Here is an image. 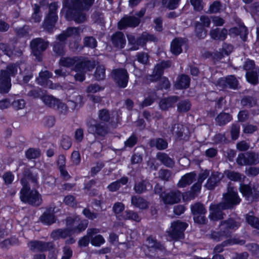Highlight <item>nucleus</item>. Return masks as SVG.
Here are the masks:
<instances>
[{
  "instance_id": "nucleus-1",
  "label": "nucleus",
  "mask_w": 259,
  "mask_h": 259,
  "mask_svg": "<svg viewBox=\"0 0 259 259\" xmlns=\"http://www.w3.org/2000/svg\"><path fill=\"white\" fill-rule=\"evenodd\" d=\"M224 198L223 202L210 206L211 212L209 216L211 220H218L223 219L224 213L222 210L228 209L233 205L239 204L241 200L236 190L230 186L228 187L227 192L224 194Z\"/></svg>"
},
{
  "instance_id": "nucleus-2",
  "label": "nucleus",
  "mask_w": 259,
  "mask_h": 259,
  "mask_svg": "<svg viewBox=\"0 0 259 259\" xmlns=\"http://www.w3.org/2000/svg\"><path fill=\"white\" fill-rule=\"evenodd\" d=\"M95 0H75L66 14V18L68 20H73L76 23L83 22L85 20L83 10H88L93 4Z\"/></svg>"
},
{
  "instance_id": "nucleus-3",
  "label": "nucleus",
  "mask_w": 259,
  "mask_h": 259,
  "mask_svg": "<svg viewBox=\"0 0 259 259\" xmlns=\"http://www.w3.org/2000/svg\"><path fill=\"white\" fill-rule=\"evenodd\" d=\"M26 66L25 64H22L18 66L15 64H11L7 66L6 70H2L0 74V92L7 93L11 88L10 76H14L17 73L18 68L20 72L22 69Z\"/></svg>"
},
{
  "instance_id": "nucleus-4",
  "label": "nucleus",
  "mask_w": 259,
  "mask_h": 259,
  "mask_svg": "<svg viewBox=\"0 0 259 259\" xmlns=\"http://www.w3.org/2000/svg\"><path fill=\"white\" fill-rule=\"evenodd\" d=\"M21 183L23 187L20 191V199L22 201L33 205H39L41 203L40 195L36 190L30 191L28 181L26 178L22 179Z\"/></svg>"
},
{
  "instance_id": "nucleus-5",
  "label": "nucleus",
  "mask_w": 259,
  "mask_h": 259,
  "mask_svg": "<svg viewBox=\"0 0 259 259\" xmlns=\"http://www.w3.org/2000/svg\"><path fill=\"white\" fill-rule=\"evenodd\" d=\"M239 226V223L231 219L221 222L219 226L220 231L212 232L211 238L216 241H219L224 238L230 237L232 231L236 230Z\"/></svg>"
},
{
  "instance_id": "nucleus-6",
  "label": "nucleus",
  "mask_w": 259,
  "mask_h": 259,
  "mask_svg": "<svg viewBox=\"0 0 259 259\" xmlns=\"http://www.w3.org/2000/svg\"><path fill=\"white\" fill-rule=\"evenodd\" d=\"M170 63L169 61H164L157 64L153 70V74L149 75L147 77V80L151 82L155 81L160 78V86L161 89H167L169 88L170 84L168 79L166 77L160 78L163 73L164 69L170 66Z\"/></svg>"
},
{
  "instance_id": "nucleus-7",
  "label": "nucleus",
  "mask_w": 259,
  "mask_h": 259,
  "mask_svg": "<svg viewBox=\"0 0 259 259\" xmlns=\"http://www.w3.org/2000/svg\"><path fill=\"white\" fill-rule=\"evenodd\" d=\"M86 60L87 59L82 57H62L60 59L59 63L60 65L64 67H71L73 66V69L75 71H83L87 70L85 66H82L83 63L86 62Z\"/></svg>"
},
{
  "instance_id": "nucleus-8",
  "label": "nucleus",
  "mask_w": 259,
  "mask_h": 259,
  "mask_svg": "<svg viewBox=\"0 0 259 259\" xmlns=\"http://www.w3.org/2000/svg\"><path fill=\"white\" fill-rule=\"evenodd\" d=\"M187 227V223L177 221L171 223V227L167 233L171 239H182L184 238V231Z\"/></svg>"
},
{
  "instance_id": "nucleus-9",
  "label": "nucleus",
  "mask_w": 259,
  "mask_h": 259,
  "mask_svg": "<svg viewBox=\"0 0 259 259\" xmlns=\"http://www.w3.org/2000/svg\"><path fill=\"white\" fill-rule=\"evenodd\" d=\"M76 220L72 219L71 217L67 219L66 229H58L54 231L51 233V237L54 239H58L60 238H66L75 233V229L72 228V226H74L76 223Z\"/></svg>"
},
{
  "instance_id": "nucleus-10",
  "label": "nucleus",
  "mask_w": 259,
  "mask_h": 259,
  "mask_svg": "<svg viewBox=\"0 0 259 259\" xmlns=\"http://www.w3.org/2000/svg\"><path fill=\"white\" fill-rule=\"evenodd\" d=\"M145 13V10L142 9L137 14L138 17L135 16H125L118 23V28L122 29L127 27H135L140 22V18L143 17Z\"/></svg>"
},
{
  "instance_id": "nucleus-11",
  "label": "nucleus",
  "mask_w": 259,
  "mask_h": 259,
  "mask_svg": "<svg viewBox=\"0 0 259 259\" xmlns=\"http://www.w3.org/2000/svg\"><path fill=\"white\" fill-rule=\"evenodd\" d=\"M58 6L54 3L49 6V13L44 21V27L49 32H51L57 20L56 11Z\"/></svg>"
},
{
  "instance_id": "nucleus-12",
  "label": "nucleus",
  "mask_w": 259,
  "mask_h": 259,
  "mask_svg": "<svg viewBox=\"0 0 259 259\" xmlns=\"http://www.w3.org/2000/svg\"><path fill=\"white\" fill-rule=\"evenodd\" d=\"M41 99L47 106L56 108L63 113H65L67 111V106L60 100L54 98L52 96L44 95Z\"/></svg>"
},
{
  "instance_id": "nucleus-13",
  "label": "nucleus",
  "mask_w": 259,
  "mask_h": 259,
  "mask_svg": "<svg viewBox=\"0 0 259 259\" xmlns=\"http://www.w3.org/2000/svg\"><path fill=\"white\" fill-rule=\"evenodd\" d=\"M210 20L208 16H202L200 18V21L195 23V32L197 37L203 38L206 36L207 31L204 27H209Z\"/></svg>"
},
{
  "instance_id": "nucleus-14",
  "label": "nucleus",
  "mask_w": 259,
  "mask_h": 259,
  "mask_svg": "<svg viewBox=\"0 0 259 259\" xmlns=\"http://www.w3.org/2000/svg\"><path fill=\"white\" fill-rule=\"evenodd\" d=\"M48 44V41H45L41 38H35L31 41L30 47L32 53L38 60H40L41 53L47 48Z\"/></svg>"
},
{
  "instance_id": "nucleus-15",
  "label": "nucleus",
  "mask_w": 259,
  "mask_h": 259,
  "mask_svg": "<svg viewBox=\"0 0 259 259\" xmlns=\"http://www.w3.org/2000/svg\"><path fill=\"white\" fill-rule=\"evenodd\" d=\"M112 76L114 80L121 88H125L127 85L128 79V75L126 70L118 69L113 70Z\"/></svg>"
},
{
  "instance_id": "nucleus-16",
  "label": "nucleus",
  "mask_w": 259,
  "mask_h": 259,
  "mask_svg": "<svg viewBox=\"0 0 259 259\" xmlns=\"http://www.w3.org/2000/svg\"><path fill=\"white\" fill-rule=\"evenodd\" d=\"M181 193L178 190L160 194V197L165 204H172L178 203L181 200Z\"/></svg>"
},
{
  "instance_id": "nucleus-17",
  "label": "nucleus",
  "mask_w": 259,
  "mask_h": 259,
  "mask_svg": "<svg viewBox=\"0 0 259 259\" xmlns=\"http://www.w3.org/2000/svg\"><path fill=\"white\" fill-rule=\"evenodd\" d=\"M239 191L243 197L248 201H252L259 197V191L247 185H240Z\"/></svg>"
},
{
  "instance_id": "nucleus-18",
  "label": "nucleus",
  "mask_w": 259,
  "mask_h": 259,
  "mask_svg": "<svg viewBox=\"0 0 259 259\" xmlns=\"http://www.w3.org/2000/svg\"><path fill=\"white\" fill-rule=\"evenodd\" d=\"M98 229L92 228L88 229V235L90 237L91 243L94 246H100L103 244L105 241L103 237L100 234Z\"/></svg>"
},
{
  "instance_id": "nucleus-19",
  "label": "nucleus",
  "mask_w": 259,
  "mask_h": 259,
  "mask_svg": "<svg viewBox=\"0 0 259 259\" xmlns=\"http://www.w3.org/2000/svg\"><path fill=\"white\" fill-rule=\"evenodd\" d=\"M30 249L33 251H40L44 252L50 250L53 248V244L52 242H45L41 241H31L28 244Z\"/></svg>"
},
{
  "instance_id": "nucleus-20",
  "label": "nucleus",
  "mask_w": 259,
  "mask_h": 259,
  "mask_svg": "<svg viewBox=\"0 0 259 259\" xmlns=\"http://www.w3.org/2000/svg\"><path fill=\"white\" fill-rule=\"evenodd\" d=\"M89 131L95 135L105 136L108 132V126L106 123H100L89 126Z\"/></svg>"
},
{
  "instance_id": "nucleus-21",
  "label": "nucleus",
  "mask_w": 259,
  "mask_h": 259,
  "mask_svg": "<svg viewBox=\"0 0 259 259\" xmlns=\"http://www.w3.org/2000/svg\"><path fill=\"white\" fill-rule=\"evenodd\" d=\"M83 30L80 27H69L58 36V40L65 41L68 37L76 36L82 32Z\"/></svg>"
},
{
  "instance_id": "nucleus-22",
  "label": "nucleus",
  "mask_w": 259,
  "mask_h": 259,
  "mask_svg": "<svg viewBox=\"0 0 259 259\" xmlns=\"http://www.w3.org/2000/svg\"><path fill=\"white\" fill-rule=\"evenodd\" d=\"M85 63H83L82 66H85L87 70H79L77 72V73L74 75V78L76 80L79 81H83L85 78V74L88 71L92 70L95 66V63L89 60H86Z\"/></svg>"
},
{
  "instance_id": "nucleus-23",
  "label": "nucleus",
  "mask_w": 259,
  "mask_h": 259,
  "mask_svg": "<svg viewBox=\"0 0 259 259\" xmlns=\"http://www.w3.org/2000/svg\"><path fill=\"white\" fill-rule=\"evenodd\" d=\"M112 42L116 48L122 49L126 44V39L122 32H117L112 37Z\"/></svg>"
},
{
  "instance_id": "nucleus-24",
  "label": "nucleus",
  "mask_w": 259,
  "mask_h": 259,
  "mask_svg": "<svg viewBox=\"0 0 259 259\" xmlns=\"http://www.w3.org/2000/svg\"><path fill=\"white\" fill-rule=\"evenodd\" d=\"M219 83L223 87H227L235 89L238 86V81L234 76H229L226 78H221L219 80Z\"/></svg>"
},
{
  "instance_id": "nucleus-25",
  "label": "nucleus",
  "mask_w": 259,
  "mask_h": 259,
  "mask_svg": "<svg viewBox=\"0 0 259 259\" xmlns=\"http://www.w3.org/2000/svg\"><path fill=\"white\" fill-rule=\"evenodd\" d=\"M0 50H2L5 55L9 57L13 56H20L22 54V51L21 50L19 49L17 51L13 50L11 46L4 43L0 44Z\"/></svg>"
},
{
  "instance_id": "nucleus-26",
  "label": "nucleus",
  "mask_w": 259,
  "mask_h": 259,
  "mask_svg": "<svg viewBox=\"0 0 259 259\" xmlns=\"http://www.w3.org/2000/svg\"><path fill=\"white\" fill-rule=\"evenodd\" d=\"M228 31L225 28L220 29L219 28L212 29L210 31L211 37L215 40H225L227 36Z\"/></svg>"
},
{
  "instance_id": "nucleus-27",
  "label": "nucleus",
  "mask_w": 259,
  "mask_h": 259,
  "mask_svg": "<svg viewBox=\"0 0 259 259\" xmlns=\"http://www.w3.org/2000/svg\"><path fill=\"white\" fill-rule=\"evenodd\" d=\"M221 179L220 174L218 172H214L212 173L207 180L205 187L208 190H212L216 186L218 183L220 181Z\"/></svg>"
},
{
  "instance_id": "nucleus-28",
  "label": "nucleus",
  "mask_w": 259,
  "mask_h": 259,
  "mask_svg": "<svg viewBox=\"0 0 259 259\" xmlns=\"http://www.w3.org/2000/svg\"><path fill=\"white\" fill-rule=\"evenodd\" d=\"M178 100L177 96H171L167 98L162 99L159 102L160 108L162 110H167L174 106Z\"/></svg>"
},
{
  "instance_id": "nucleus-29",
  "label": "nucleus",
  "mask_w": 259,
  "mask_h": 259,
  "mask_svg": "<svg viewBox=\"0 0 259 259\" xmlns=\"http://www.w3.org/2000/svg\"><path fill=\"white\" fill-rule=\"evenodd\" d=\"M185 44V41L182 38H175L171 43L170 50L172 54L178 55L182 51V47Z\"/></svg>"
},
{
  "instance_id": "nucleus-30",
  "label": "nucleus",
  "mask_w": 259,
  "mask_h": 259,
  "mask_svg": "<svg viewBox=\"0 0 259 259\" xmlns=\"http://www.w3.org/2000/svg\"><path fill=\"white\" fill-rule=\"evenodd\" d=\"M196 176V175L194 172L186 174L179 181L178 184V186L183 188L190 185L195 180Z\"/></svg>"
},
{
  "instance_id": "nucleus-31",
  "label": "nucleus",
  "mask_w": 259,
  "mask_h": 259,
  "mask_svg": "<svg viewBox=\"0 0 259 259\" xmlns=\"http://www.w3.org/2000/svg\"><path fill=\"white\" fill-rule=\"evenodd\" d=\"M190 81V78L189 76L182 75L178 77L175 87L177 89L187 88L189 86Z\"/></svg>"
},
{
  "instance_id": "nucleus-32",
  "label": "nucleus",
  "mask_w": 259,
  "mask_h": 259,
  "mask_svg": "<svg viewBox=\"0 0 259 259\" xmlns=\"http://www.w3.org/2000/svg\"><path fill=\"white\" fill-rule=\"evenodd\" d=\"M54 210L51 212L50 210L45 211L40 218L41 222L47 225H51L55 222V218L53 214Z\"/></svg>"
},
{
  "instance_id": "nucleus-33",
  "label": "nucleus",
  "mask_w": 259,
  "mask_h": 259,
  "mask_svg": "<svg viewBox=\"0 0 259 259\" xmlns=\"http://www.w3.org/2000/svg\"><path fill=\"white\" fill-rule=\"evenodd\" d=\"M131 201L133 205L140 209H145L148 207V202L141 197L133 196Z\"/></svg>"
},
{
  "instance_id": "nucleus-34",
  "label": "nucleus",
  "mask_w": 259,
  "mask_h": 259,
  "mask_svg": "<svg viewBox=\"0 0 259 259\" xmlns=\"http://www.w3.org/2000/svg\"><path fill=\"white\" fill-rule=\"evenodd\" d=\"M246 221L252 227L259 230V219L254 216L252 211L246 214Z\"/></svg>"
},
{
  "instance_id": "nucleus-35",
  "label": "nucleus",
  "mask_w": 259,
  "mask_h": 259,
  "mask_svg": "<svg viewBox=\"0 0 259 259\" xmlns=\"http://www.w3.org/2000/svg\"><path fill=\"white\" fill-rule=\"evenodd\" d=\"M246 77L249 82L254 84H256L259 79V69H255V70L251 71H247Z\"/></svg>"
},
{
  "instance_id": "nucleus-36",
  "label": "nucleus",
  "mask_w": 259,
  "mask_h": 259,
  "mask_svg": "<svg viewBox=\"0 0 259 259\" xmlns=\"http://www.w3.org/2000/svg\"><path fill=\"white\" fill-rule=\"evenodd\" d=\"M72 219L76 221V224H75L74 226H72V228H74L76 230L75 233H79L87 228L88 225V221L87 220H82L79 223V219L78 217L72 218Z\"/></svg>"
},
{
  "instance_id": "nucleus-37",
  "label": "nucleus",
  "mask_w": 259,
  "mask_h": 259,
  "mask_svg": "<svg viewBox=\"0 0 259 259\" xmlns=\"http://www.w3.org/2000/svg\"><path fill=\"white\" fill-rule=\"evenodd\" d=\"M228 244H244V241L243 240H239L237 239H233L232 240H228L227 241H224L223 242L222 245H218L216 246L214 248V251L215 252H221L223 250V246L227 245Z\"/></svg>"
},
{
  "instance_id": "nucleus-38",
  "label": "nucleus",
  "mask_w": 259,
  "mask_h": 259,
  "mask_svg": "<svg viewBox=\"0 0 259 259\" xmlns=\"http://www.w3.org/2000/svg\"><path fill=\"white\" fill-rule=\"evenodd\" d=\"M157 159L163 164L168 167L174 165V161L165 153L159 152L157 154Z\"/></svg>"
},
{
  "instance_id": "nucleus-39",
  "label": "nucleus",
  "mask_w": 259,
  "mask_h": 259,
  "mask_svg": "<svg viewBox=\"0 0 259 259\" xmlns=\"http://www.w3.org/2000/svg\"><path fill=\"white\" fill-rule=\"evenodd\" d=\"M150 146L155 147L158 150H163L167 147V143L163 139L158 138L152 140L150 141Z\"/></svg>"
},
{
  "instance_id": "nucleus-40",
  "label": "nucleus",
  "mask_w": 259,
  "mask_h": 259,
  "mask_svg": "<svg viewBox=\"0 0 259 259\" xmlns=\"http://www.w3.org/2000/svg\"><path fill=\"white\" fill-rule=\"evenodd\" d=\"M147 247L149 249L150 251L153 252L156 249H161L162 246L160 244L156 242V240L152 237H149L147 238Z\"/></svg>"
},
{
  "instance_id": "nucleus-41",
  "label": "nucleus",
  "mask_w": 259,
  "mask_h": 259,
  "mask_svg": "<svg viewBox=\"0 0 259 259\" xmlns=\"http://www.w3.org/2000/svg\"><path fill=\"white\" fill-rule=\"evenodd\" d=\"M113 113L110 114L109 111L105 109L100 110L98 112V118L103 122H107L111 120L113 118Z\"/></svg>"
},
{
  "instance_id": "nucleus-42",
  "label": "nucleus",
  "mask_w": 259,
  "mask_h": 259,
  "mask_svg": "<svg viewBox=\"0 0 259 259\" xmlns=\"http://www.w3.org/2000/svg\"><path fill=\"white\" fill-rule=\"evenodd\" d=\"M127 37L129 44L132 46L130 50L133 51L137 50L139 49V46H143V45L139 44L140 37L136 39L134 35L128 34L127 35Z\"/></svg>"
},
{
  "instance_id": "nucleus-43",
  "label": "nucleus",
  "mask_w": 259,
  "mask_h": 259,
  "mask_svg": "<svg viewBox=\"0 0 259 259\" xmlns=\"http://www.w3.org/2000/svg\"><path fill=\"white\" fill-rule=\"evenodd\" d=\"M53 74L48 70L41 71L39 73V77L37 78L38 83L40 85H45L46 81L52 77Z\"/></svg>"
},
{
  "instance_id": "nucleus-44",
  "label": "nucleus",
  "mask_w": 259,
  "mask_h": 259,
  "mask_svg": "<svg viewBox=\"0 0 259 259\" xmlns=\"http://www.w3.org/2000/svg\"><path fill=\"white\" fill-rule=\"evenodd\" d=\"M224 175L229 180L235 182L240 181L242 179V175L239 172L227 170L224 171Z\"/></svg>"
},
{
  "instance_id": "nucleus-45",
  "label": "nucleus",
  "mask_w": 259,
  "mask_h": 259,
  "mask_svg": "<svg viewBox=\"0 0 259 259\" xmlns=\"http://www.w3.org/2000/svg\"><path fill=\"white\" fill-rule=\"evenodd\" d=\"M191 209L194 216H196L199 214H205L206 212V210L204 206L200 203H197L192 205Z\"/></svg>"
},
{
  "instance_id": "nucleus-46",
  "label": "nucleus",
  "mask_w": 259,
  "mask_h": 259,
  "mask_svg": "<svg viewBox=\"0 0 259 259\" xmlns=\"http://www.w3.org/2000/svg\"><path fill=\"white\" fill-rule=\"evenodd\" d=\"M232 119L231 116L227 113H221L217 117L216 121L219 125H224Z\"/></svg>"
},
{
  "instance_id": "nucleus-47",
  "label": "nucleus",
  "mask_w": 259,
  "mask_h": 259,
  "mask_svg": "<svg viewBox=\"0 0 259 259\" xmlns=\"http://www.w3.org/2000/svg\"><path fill=\"white\" fill-rule=\"evenodd\" d=\"M150 189L152 188V186L150 184L146 181H143L136 184L135 186V190L138 193H141L144 192L147 188Z\"/></svg>"
},
{
  "instance_id": "nucleus-48",
  "label": "nucleus",
  "mask_w": 259,
  "mask_h": 259,
  "mask_svg": "<svg viewBox=\"0 0 259 259\" xmlns=\"http://www.w3.org/2000/svg\"><path fill=\"white\" fill-rule=\"evenodd\" d=\"M59 42H56L54 45L53 51L58 55H63L65 53V41L59 40Z\"/></svg>"
},
{
  "instance_id": "nucleus-49",
  "label": "nucleus",
  "mask_w": 259,
  "mask_h": 259,
  "mask_svg": "<svg viewBox=\"0 0 259 259\" xmlns=\"http://www.w3.org/2000/svg\"><path fill=\"white\" fill-rule=\"evenodd\" d=\"M156 40V38L153 35L144 32L140 37L139 44L144 45L148 41H155Z\"/></svg>"
},
{
  "instance_id": "nucleus-50",
  "label": "nucleus",
  "mask_w": 259,
  "mask_h": 259,
  "mask_svg": "<svg viewBox=\"0 0 259 259\" xmlns=\"http://www.w3.org/2000/svg\"><path fill=\"white\" fill-rule=\"evenodd\" d=\"M180 0H162V5L169 9H175L178 6Z\"/></svg>"
},
{
  "instance_id": "nucleus-51",
  "label": "nucleus",
  "mask_w": 259,
  "mask_h": 259,
  "mask_svg": "<svg viewBox=\"0 0 259 259\" xmlns=\"http://www.w3.org/2000/svg\"><path fill=\"white\" fill-rule=\"evenodd\" d=\"M69 102L73 104L72 105H70L72 108H79L82 104V97L80 95H76L72 97L69 100Z\"/></svg>"
},
{
  "instance_id": "nucleus-52",
  "label": "nucleus",
  "mask_w": 259,
  "mask_h": 259,
  "mask_svg": "<svg viewBox=\"0 0 259 259\" xmlns=\"http://www.w3.org/2000/svg\"><path fill=\"white\" fill-rule=\"evenodd\" d=\"M105 76V69L102 65L98 66L96 70L95 77L97 80L103 79Z\"/></svg>"
},
{
  "instance_id": "nucleus-53",
  "label": "nucleus",
  "mask_w": 259,
  "mask_h": 259,
  "mask_svg": "<svg viewBox=\"0 0 259 259\" xmlns=\"http://www.w3.org/2000/svg\"><path fill=\"white\" fill-rule=\"evenodd\" d=\"M191 104L188 100L179 102L178 104V110L181 112H187L190 109Z\"/></svg>"
},
{
  "instance_id": "nucleus-54",
  "label": "nucleus",
  "mask_w": 259,
  "mask_h": 259,
  "mask_svg": "<svg viewBox=\"0 0 259 259\" xmlns=\"http://www.w3.org/2000/svg\"><path fill=\"white\" fill-rule=\"evenodd\" d=\"M26 156L29 159H35L40 155V151L37 149L30 148L26 152Z\"/></svg>"
},
{
  "instance_id": "nucleus-55",
  "label": "nucleus",
  "mask_w": 259,
  "mask_h": 259,
  "mask_svg": "<svg viewBox=\"0 0 259 259\" xmlns=\"http://www.w3.org/2000/svg\"><path fill=\"white\" fill-rule=\"evenodd\" d=\"M61 145L64 149H69L72 145L71 138L67 136H63L61 141Z\"/></svg>"
},
{
  "instance_id": "nucleus-56",
  "label": "nucleus",
  "mask_w": 259,
  "mask_h": 259,
  "mask_svg": "<svg viewBox=\"0 0 259 259\" xmlns=\"http://www.w3.org/2000/svg\"><path fill=\"white\" fill-rule=\"evenodd\" d=\"M248 165L256 164L259 162V155L255 153H247Z\"/></svg>"
},
{
  "instance_id": "nucleus-57",
  "label": "nucleus",
  "mask_w": 259,
  "mask_h": 259,
  "mask_svg": "<svg viewBox=\"0 0 259 259\" xmlns=\"http://www.w3.org/2000/svg\"><path fill=\"white\" fill-rule=\"evenodd\" d=\"M124 218L125 219L132 220L137 222L140 220V218L137 213L131 210H126L125 211Z\"/></svg>"
},
{
  "instance_id": "nucleus-58",
  "label": "nucleus",
  "mask_w": 259,
  "mask_h": 259,
  "mask_svg": "<svg viewBox=\"0 0 259 259\" xmlns=\"http://www.w3.org/2000/svg\"><path fill=\"white\" fill-rule=\"evenodd\" d=\"M248 157L247 153L239 154L236 160L238 164L240 165H248V157Z\"/></svg>"
},
{
  "instance_id": "nucleus-59",
  "label": "nucleus",
  "mask_w": 259,
  "mask_h": 259,
  "mask_svg": "<svg viewBox=\"0 0 259 259\" xmlns=\"http://www.w3.org/2000/svg\"><path fill=\"white\" fill-rule=\"evenodd\" d=\"M190 2L196 11H200L203 8L204 4L202 0H190Z\"/></svg>"
},
{
  "instance_id": "nucleus-60",
  "label": "nucleus",
  "mask_w": 259,
  "mask_h": 259,
  "mask_svg": "<svg viewBox=\"0 0 259 259\" xmlns=\"http://www.w3.org/2000/svg\"><path fill=\"white\" fill-rule=\"evenodd\" d=\"M33 9L34 13L31 17V21L34 22H39L41 19V17L39 14V7L37 5H35Z\"/></svg>"
},
{
  "instance_id": "nucleus-61",
  "label": "nucleus",
  "mask_w": 259,
  "mask_h": 259,
  "mask_svg": "<svg viewBox=\"0 0 259 259\" xmlns=\"http://www.w3.org/2000/svg\"><path fill=\"white\" fill-rule=\"evenodd\" d=\"M26 103L23 99L15 100L12 104L14 108L16 110L23 109L25 106Z\"/></svg>"
},
{
  "instance_id": "nucleus-62",
  "label": "nucleus",
  "mask_w": 259,
  "mask_h": 259,
  "mask_svg": "<svg viewBox=\"0 0 259 259\" xmlns=\"http://www.w3.org/2000/svg\"><path fill=\"white\" fill-rule=\"evenodd\" d=\"M221 4L218 1L214 2L209 7L208 12L210 13H217L220 12Z\"/></svg>"
},
{
  "instance_id": "nucleus-63",
  "label": "nucleus",
  "mask_w": 259,
  "mask_h": 259,
  "mask_svg": "<svg viewBox=\"0 0 259 259\" xmlns=\"http://www.w3.org/2000/svg\"><path fill=\"white\" fill-rule=\"evenodd\" d=\"M84 44L85 46L94 48L97 46V41L93 37H87L84 39Z\"/></svg>"
},
{
  "instance_id": "nucleus-64",
  "label": "nucleus",
  "mask_w": 259,
  "mask_h": 259,
  "mask_svg": "<svg viewBox=\"0 0 259 259\" xmlns=\"http://www.w3.org/2000/svg\"><path fill=\"white\" fill-rule=\"evenodd\" d=\"M3 178L6 185H10L14 181V176L11 172H6L3 175Z\"/></svg>"
}]
</instances>
